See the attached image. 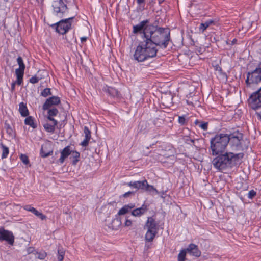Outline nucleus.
Instances as JSON below:
<instances>
[{
	"instance_id": "nucleus-6",
	"label": "nucleus",
	"mask_w": 261,
	"mask_h": 261,
	"mask_svg": "<svg viewBox=\"0 0 261 261\" xmlns=\"http://www.w3.org/2000/svg\"><path fill=\"white\" fill-rule=\"evenodd\" d=\"M261 82V63L255 69L247 73L245 83L247 86L251 84H258Z\"/></svg>"
},
{
	"instance_id": "nucleus-42",
	"label": "nucleus",
	"mask_w": 261,
	"mask_h": 261,
	"mask_svg": "<svg viewBox=\"0 0 261 261\" xmlns=\"http://www.w3.org/2000/svg\"><path fill=\"white\" fill-rule=\"evenodd\" d=\"M58 254L59 261L63 260L64 256V252L61 250L58 249Z\"/></svg>"
},
{
	"instance_id": "nucleus-37",
	"label": "nucleus",
	"mask_w": 261,
	"mask_h": 261,
	"mask_svg": "<svg viewBox=\"0 0 261 261\" xmlns=\"http://www.w3.org/2000/svg\"><path fill=\"white\" fill-rule=\"evenodd\" d=\"M178 122L180 125H184L187 124L188 120L186 119L185 116H180L178 117Z\"/></svg>"
},
{
	"instance_id": "nucleus-21",
	"label": "nucleus",
	"mask_w": 261,
	"mask_h": 261,
	"mask_svg": "<svg viewBox=\"0 0 261 261\" xmlns=\"http://www.w3.org/2000/svg\"><path fill=\"white\" fill-rule=\"evenodd\" d=\"M215 24V21L213 19H209L204 22L201 23L199 26L200 31L203 33L206 29L211 25Z\"/></svg>"
},
{
	"instance_id": "nucleus-50",
	"label": "nucleus",
	"mask_w": 261,
	"mask_h": 261,
	"mask_svg": "<svg viewBox=\"0 0 261 261\" xmlns=\"http://www.w3.org/2000/svg\"><path fill=\"white\" fill-rule=\"evenodd\" d=\"M132 222L130 220L128 219H126L125 222V226H129L132 225Z\"/></svg>"
},
{
	"instance_id": "nucleus-59",
	"label": "nucleus",
	"mask_w": 261,
	"mask_h": 261,
	"mask_svg": "<svg viewBox=\"0 0 261 261\" xmlns=\"http://www.w3.org/2000/svg\"><path fill=\"white\" fill-rule=\"evenodd\" d=\"M165 0H159L160 3L163 2Z\"/></svg>"
},
{
	"instance_id": "nucleus-12",
	"label": "nucleus",
	"mask_w": 261,
	"mask_h": 261,
	"mask_svg": "<svg viewBox=\"0 0 261 261\" xmlns=\"http://www.w3.org/2000/svg\"><path fill=\"white\" fill-rule=\"evenodd\" d=\"M147 23H148V20H146L141 21L140 23L136 25H134L133 27V33L135 34L138 33H142L144 36L145 30L150 25H147Z\"/></svg>"
},
{
	"instance_id": "nucleus-55",
	"label": "nucleus",
	"mask_w": 261,
	"mask_h": 261,
	"mask_svg": "<svg viewBox=\"0 0 261 261\" xmlns=\"http://www.w3.org/2000/svg\"><path fill=\"white\" fill-rule=\"evenodd\" d=\"M116 96H117V97H121L122 95L118 91H115V97Z\"/></svg>"
},
{
	"instance_id": "nucleus-32",
	"label": "nucleus",
	"mask_w": 261,
	"mask_h": 261,
	"mask_svg": "<svg viewBox=\"0 0 261 261\" xmlns=\"http://www.w3.org/2000/svg\"><path fill=\"white\" fill-rule=\"evenodd\" d=\"M4 127L6 130L7 133L11 136H13L14 135V132L12 128L10 126V125L7 123H5L4 125Z\"/></svg>"
},
{
	"instance_id": "nucleus-4",
	"label": "nucleus",
	"mask_w": 261,
	"mask_h": 261,
	"mask_svg": "<svg viewBox=\"0 0 261 261\" xmlns=\"http://www.w3.org/2000/svg\"><path fill=\"white\" fill-rule=\"evenodd\" d=\"M229 143L227 134H217L214 137L212 138L210 141V148L213 155H216L219 153H224L226 146Z\"/></svg>"
},
{
	"instance_id": "nucleus-36",
	"label": "nucleus",
	"mask_w": 261,
	"mask_h": 261,
	"mask_svg": "<svg viewBox=\"0 0 261 261\" xmlns=\"http://www.w3.org/2000/svg\"><path fill=\"white\" fill-rule=\"evenodd\" d=\"M36 257L40 259H44L47 255L45 251H41L40 252H36Z\"/></svg>"
},
{
	"instance_id": "nucleus-51",
	"label": "nucleus",
	"mask_w": 261,
	"mask_h": 261,
	"mask_svg": "<svg viewBox=\"0 0 261 261\" xmlns=\"http://www.w3.org/2000/svg\"><path fill=\"white\" fill-rule=\"evenodd\" d=\"M16 83L15 82H13L12 84H11V91L12 92H13V91H14L15 90V85H16Z\"/></svg>"
},
{
	"instance_id": "nucleus-31",
	"label": "nucleus",
	"mask_w": 261,
	"mask_h": 261,
	"mask_svg": "<svg viewBox=\"0 0 261 261\" xmlns=\"http://www.w3.org/2000/svg\"><path fill=\"white\" fill-rule=\"evenodd\" d=\"M187 253V251L186 249L181 250L178 255V261H185Z\"/></svg>"
},
{
	"instance_id": "nucleus-2",
	"label": "nucleus",
	"mask_w": 261,
	"mask_h": 261,
	"mask_svg": "<svg viewBox=\"0 0 261 261\" xmlns=\"http://www.w3.org/2000/svg\"><path fill=\"white\" fill-rule=\"evenodd\" d=\"M213 159L212 164L214 167L219 171L231 169L238 164L243 157V153L234 154L232 152H224L217 154Z\"/></svg>"
},
{
	"instance_id": "nucleus-14",
	"label": "nucleus",
	"mask_w": 261,
	"mask_h": 261,
	"mask_svg": "<svg viewBox=\"0 0 261 261\" xmlns=\"http://www.w3.org/2000/svg\"><path fill=\"white\" fill-rule=\"evenodd\" d=\"M127 185L137 190H144L145 186L147 185V180L130 181L127 184Z\"/></svg>"
},
{
	"instance_id": "nucleus-15",
	"label": "nucleus",
	"mask_w": 261,
	"mask_h": 261,
	"mask_svg": "<svg viewBox=\"0 0 261 261\" xmlns=\"http://www.w3.org/2000/svg\"><path fill=\"white\" fill-rule=\"evenodd\" d=\"M72 153V150H70V146H67L61 151V156L58 162L60 164H63L65 159Z\"/></svg>"
},
{
	"instance_id": "nucleus-53",
	"label": "nucleus",
	"mask_w": 261,
	"mask_h": 261,
	"mask_svg": "<svg viewBox=\"0 0 261 261\" xmlns=\"http://www.w3.org/2000/svg\"><path fill=\"white\" fill-rule=\"evenodd\" d=\"M186 142L188 144H190V143H194V140L193 139H192L191 138H188L186 139Z\"/></svg>"
},
{
	"instance_id": "nucleus-48",
	"label": "nucleus",
	"mask_w": 261,
	"mask_h": 261,
	"mask_svg": "<svg viewBox=\"0 0 261 261\" xmlns=\"http://www.w3.org/2000/svg\"><path fill=\"white\" fill-rule=\"evenodd\" d=\"M137 4L140 6H144L145 5V0H137Z\"/></svg>"
},
{
	"instance_id": "nucleus-18",
	"label": "nucleus",
	"mask_w": 261,
	"mask_h": 261,
	"mask_svg": "<svg viewBox=\"0 0 261 261\" xmlns=\"http://www.w3.org/2000/svg\"><path fill=\"white\" fill-rule=\"evenodd\" d=\"M84 132L85 134V139L81 143L80 145L83 147H86L88 146L89 141L91 138V132L87 126H85Z\"/></svg>"
},
{
	"instance_id": "nucleus-16",
	"label": "nucleus",
	"mask_w": 261,
	"mask_h": 261,
	"mask_svg": "<svg viewBox=\"0 0 261 261\" xmlns=\"http://www.w3.org/2000/svg\"><path fill=\"white\" fill-rule=\"evenodd\" d=\"M23 208L26 211L31 212L42 220H44L46 219V216L45 215L43 214L42 213L39 212L35 208L31 206L30 205H25L23 207Z\"/></svg>"
},
{
	"instance_id": "nucleus-56",
	"label": "nucleus",
	"mask_w": 261,
	"mask_h": 261,
	"mask_svg": "<svg viewBox=\"0 0 261 261\" xmlns=\"http://www.w3.org/2000/svg\"><path fill=\"white\" fill-rule=\"evenodd\" d=\"M257 115L259 118V119L261 120V112L259 113H257Z\"/></svg>"
},
{
	"instance_id": "nucleus-3",
	"label": "nucleus",
	"mask_w": 261,
	"mask_h": 261,
	"mask_svg": "<svg viewBox=\"0 0 261 261\" xmlns=\"http://www.w3.org/2000/svg\"><path fill=\"white\" fill-rule=\"evenodd\" d=\"M156 46L151 41L145 39L137 47L134 54V59L138 62H143L155 57L158 51Z\"/></svg>"
},
{
	"instance_id": "nucleus-49",
	"label": "nucleus",
	"mask_w": 261,
	"mask_h": 261,
	"mask_svg": "<svg viewBox=\"0 0 261 261\" xmlns=\"http://www.w3.org/2000/svg\"><path fill=\"white\" fill-rule=\"evenodd\" d=\"M27 252L28 254L33 253L35 251V249L33 247H29L27 248Z\"/></svg>"
},
{
	"instance_id": "nucleus-28",
	"label": "nucleus",
	"mask_w": 261,
	"mask_h": 261,
	"mask_svg": "<svg viewBox=\"0 0 261 261\" xmlns=\"http://www.w3.org/2000/svg\"><path fill=\"white\" fill-rule=\"evenodd\" d=\"M194 124L196 125H198L199 127L204 130H206L208 128V122L196 119L194 122Z\"/></svg>"
},
{
	"instance_id": "nucleus-1",
	"label": "nucleus",
	"mask_w": 261,
	"mask_h": 261,
	"mask_svg": "<svg viewBox=\"0 0 261 261\" xmlns=\"http://www.w3.org/2000/svg\"><path fill=\"white\" fill-rule=\"evenodd\" d=\"M144 38L165 49L170 41V30L168 28L150 25L145 30Z\"/></svg>"
},
{
	"instance_id": "nucleus-5",
	"label": "nucleus",
	"mask_w": 261,
	"mask_h": 261,
	"mask_svg": "<svg viewBox=\"0 0 261 261\" xmlns=\"http://www.w3.org/2000/svg\"><path fill=\"white\" fill-rule=\"evenodd\" d=\"M76 15V14L74 15L67 14L66 16H64V17H65V18L61 19L55 24H51L50 26L53 29H55L56 31L58 33L64 35L66 34L69 30L71 29L72 24L74 22L77 21L75 18Z\"/></svg>"
},
{
	"instance_id": "nucleus-24",
	"label": "nucleus",
	"mask_w": 261,
	"mask_h": 261,
	"mask_svg": "<svg viewBox=\"0 0 261 261\" xmlns=\"http://www.w3.org/2000/svg\"><path fill=\"white\" fill-rule=\"evenodd\" d=\"M57 124H54V123L46 122L44 123L43 127L45 130L48 132L53 133L55 130V126Z\"/></svg>"
},
{
	"instance_id": "nucleus-22",
	"label": "nucleus",
	"mask_w": 261,
	"mask_h": 261,
	"mask_svg": "<svg viewBox=\"0 0 261 261\" xmlns=\"http://www.w3.org/2000/svg\"><path fill=\"white\" fill-rule=\"evenodd\" d=\"M40 153L41 157L46 158L53 154V150H47V145H42Z\"/></svg>"
},
{
	"instance_id": "nucleus-52",
	"label": "nucleus",
	"mask_w": 261,
	"mask_h": 261,
	"mask_svg": "<svg viewBox=\"0 0 261 261\" xmlns=\"http://www.w3.org/2000/svg\"><path fill=\"white\" fill-rule=\"evenodd\" d=\"M65 39H66L67 41L69 43H71L72 41H74L75 42H76V39L74 37H72V39L69 40L65 37Z\"/></svg>"
},
{
	"instance_id": "nucleus-45",
	"label": "nucleus",
	"mask_w": 261,
	"mask_h": 261,
	"mask_svg": "<svg viewBox=\"0 0 261 261\" xmlns=\"http://www.w3.org/2000/svg\"><path fill=\"white\" fill-rule=\"evenodd\" d=\"M54 116H50L49 115H47V119L50 121L52 123H54V124H58V121L55 120L54 118Z\"/></svg>"
},
{
	"instance_id": "nucleus-9",
	"label": "nucleus",
	"mask_w": 261,
	"mask_h": 261,
	"mask_svg": "<svg viewBox=\"0 0 261 261\" xmlns=\"http://www.w3.org/2000/svg\"><path fill=\"white\" fill-rule=\"evenodd\" d=\"M243 135L239 130H236L229 135L227 134L230 144L236 148V149H240L241 148V141L243 139Z\"/></svg>"
},
{
	"instance_id": "nucleus-17",
	"label": "nucleus",
	"mask_w": 261,
	"mask_h": 261,
	"mask_svg": "<svg viewBox=\"0 0 261 261\" xmlns=\"http://www.w3.org/2000/svg\"><path fill=\"white\" fill-rule=\"evenodd\" d=\"M158 223H156L155 219L152 217H150L148 218L147 221L146 223L145 226L148 229H150V230H156L158 231Z\"/></svg>"
},
{
	"instance_id": "nucleus-13",
	"label": "nucleus",
	"mask_w": 261,
	"mask_h": 261,
	"mask_svg": "<svg viewBox=\"0 0 261 261\" xmlns=\"http://www.w3.org/2000/svg\"><path fill=\"white\" fill-rule=\"evenodd\" d=\"M187 253L195 257H199L201 255V251L198 246L194 244H190L186 249Z\"/></svg>"
},
{
	"instance_id": "nucleus-29",
	"label": "nucleus",
	"mask_w": 261,
	"mask_h": 261,
	"mask_svg": "<svg viewBox=\"0 0 261 261\" xmlns=\"http://www.w3.org/2000/svg\"><path fill=\"white\" fill-rule=\"evenodd\" d=\"M0 146L2 148V159H4L6 158L9 152V148L5 145H4L2 143L0 144Z\"/></svg>"
},
{
	"instance_id": "nucleus-8",
	"label": "nucleus",
	"mask_w": 261,
	"mask_h": 261,
	"mask_svg": "<svg viewBox=\"0 0 261 261\" xmlns=\"http://www.w3.org/2000/svg\"><path fill=\"white\" fill-rule=\"evenodd\" d=\"M248 103L253 110L261 108V87L251 94L248 99Z\"/></svg>"
},
{
	"instance_id": "nucleus-20",
	"label": "nucleus",
	"mask_w": 261,
	"mask_h": 261,
	"mask_svg": "<svg viewBox=\"0 0 261 261\" xmlns=\"http://www.w3.org/2000/svg\"><path fill=\"white\" fill-rule=\"evenodd\" d=\"M19 112L22 117H27L29 114L26 104L23 102H20L19 105Z\"/></svg>"
},
{
	"instance_id": "nucleus-47",
	"label": "nucleus",
	"mask_w": 261,
	"mask_h": 261,
	"mask_svg": "<svg viewBox=\"0 0 261 261\" xmlns=\"http://www.w3.org/2000/svg\"><path fill=\"white\" fill-rule=\"evenodd\" d=\"M134 192L128 191V192H126L125 193H124L123 194V197L126 198V197H129L131 195H134Z\"/></svg>"
},
{
	"instance_id": "nucleus-23",
	"label": "nucleus",
	"mask_w": 261,
	"mask_h": 261,
	"mask_svg": "<svg viewBox=\"0 0 261 261\" xmlns=\"http://www.w3.org/2000/svg\"><path fill=\"white\" fill-rule=\"evenodd\" d=\"M134 207L135 205L133 204L125 205L119 210L118 214L119 215H124L129 212Z\"/></svg>"
},
{
	"instance_id": "nucleus-25",
	"label": "nucleus",
	"mask_w": 261,
	"mask_h": 261,
	"mask_svg": "<svg viewBox=\"0 0 261 261\" xmlns=\"http://www.w3.org/2000/svg\"><path fill=\"white\" fill-rule=\"evenodd\" d=\"M157 231L156 230H150L148 229L145 235V240L148 242H151L154 239Z\"/></svg>"
},
{
	"instance_id": "nucleus-30",
	"label": "nucleus",
	"mask_w": 261,
	"mask_h": 261,
	"mask_svg": "<svg viewBox=\"0 0 261 261\" xmlns=\"http://www.w3.org/2000/svg\"><path fill=\"white\" fill-rule=\"evenodd\" d=\"M113 220H110V219H106V224L105 228L106 230H113L114 226L113 224Z\"/></svg>"
},
{
	"instance_id": "nucleus-54",
	"label": "nucleus",
	"mask_w": 261,
	"mask_h": 261,
	"mask_svg": "<svg viewBox=\"0 0 261 261\" xmlns=\"http://www.w3.org/2000/svg\"><path fill=\"white\" fill-rule=\"evenodd\" d=\"M87 39V37H82L81 38V41L82 43H83V42L86 41Z\"/></svg>"
},
{
	"instance_id": "nucleus-35",
	"label": "nucleus",
	"mask_w": 261,
	"mask_h": 261,
	"mask_svg": "<svg viewBox=\"0 0 261 261\" xmlns=\"http://www.w3.org/2000/svg\"><path fill=\"white\" fill-rule=\"evenodd\" d=\"M164 120L162 118H156L153 120V123L157 127H160L164 123Z\"/></svg>"
},
{
	"instance_id": "nucleus-40",
	"label": "nucleus",
	"mask_w": 261,
	"mask_h": 261,
	"mask_svg": "<svg viewBox=\"0 0 261 261\" xmlns=\"http://www.w3.org/2000/svg\"><path fill=\"white\" fill-rule=\"evenodd\" d=\"M24 68H18L16 69L15 73L17 76H23Z\"/></svg>"
},
{
	"instance_id": "nucleus-46",
	"label": "nucleus",
	"mask_w": 261,
	"mask_h": 261,
	"mask_svg": "<svg viewBox=\"0 0 261 261\" xmlns=\"http://www.w3.org/2000/svg\"><path fill=\"white\" fill-rule=\"evenodd\" d=\"M14 82L18 85H21L23 82V76H17V80Z\"/></svg>"
},
{
	"instance_id": "nucleus-34",
	"label": "nucleus",
	"mask_w": 261,
	"mask_h": 261,
	"mask_svg": "<svg viewBox=\"0 0 261 261\" xmlns=\"http://www.w3.org/2000/svg\"><path fill=\"white\" fill-rule=\"evenodd\" d=\"M52 94L50 89L48 88H45L41 92V95L44 97H46L49 95H51Z\"/></svg>"
},
{
	"instance_id": "nucleus-41",
	"label": "nucleus",
	"mask_w": 261,
	"mask_h": 261,
	"mask_svg": "<svg viewBox=\"0 0 261 261\" xmlns=\"http://www.w3.org/2000/svg\"><path fill=\"white\" fill-rule=\"evenodd\" d=\"M40 79L41 78L35 75L30 78L29 81L32 84H36L38 83Z\"/></svg>"
},
{
	"instance_id": "nucleus-43",
	"label": "nucleus",
	"mask_w": 261,
	"mask_h": 261,
	"mask_svg": "<svg viewBox=\"0 0 261 261\" xmlns=\"http://www.w3.org/2000/svg\"><path fill=\"white\" fill-rule=\"evenodd\" d=\"M146 191H155L157 192L156 190L153 187V186L148 185L147 182V185L145 186V188L144 190Z\"/></svg>"
},
{
	"instance_id": "nucleus-39",
	"label": "nucleus",
	"mask_w": 261,
	"mask_h": 261,
	"mask_svg": "<svg viewBox=\"0 0 261 261\" xmlns=\"http://www.w3.org/2000/svg\"><path fill=\"white\" fill-rule=\"evenodd\" d=\"M20 158L24 164L28 165L29 163V160L27 155L22 154L20 155Z\"/></svg>"
},
{
	"instance_id": "nucleus-38",
	"label": "nucleus",
	"mask_w": 261,
	"mask_h": 261,
	"mask_svg": "<svg viewBox=\"0 0 261 261\" xmlns=\"http://www.w3.org/2000/svg\"><path fill=\"white\" fill-rule=\"evenodd\" d=\"M17 63L19 65V68H24L25 69V65L23 63V60H22V58L20 57V56H19L17 59Z\"/></svg>"
},
{
	"instance_id": "nucleus-26",
	"label": "nucleus",
	"mask_w": 261,
	"mask_h": 261,
	"mask_svg": "<svg viewBox=\"0 0 261 261\" xmlns=\"http://www.w3.org/2000/svg\"><path fill=\"white\" fill-rule=\"evenodd\" d=\"M25 125H29L33 128L37 127V124L34 123V119L32 116H28L24 120Z\"/></svg>"
},
{
	"instance_id": "nucleus-57",
	"label": "nucleus",
	"mask_w": 261,
	"mask_h": 261,
	"mask_svg": "<svg viewBox=\"0 0 261 261\" xmlns=\"http://www.w3.org/2000/svg\"><path fill=\"white\" fill-rule=\"evenodd\" d=\"M107 92H108V93L110 95H112L111 92V90H110V89H109V88H108Z\"/></svg>"
},
{
	"instance_id": "nucleus-33",
	"label": "nucleus",
	"mask_w": 261,
	"mask_h": 261,
	"mask_svg": "<svg viewBox=\"0 0 261 261\" xmlns=\"http://www.w3.org/2000/svg\"><path fill=\"white\" fill-rule=\"evenodd\" d=\"M47 110V115H49L50 116H55L59 113L58 110L55 108H49Z\"/></svg>"
},
{
	"instance_id": "nucleus-44",
	"label": "nucleus",
	"mask_w": 261,
	"mask_h": 261,
	"mask_svg": "<svg viewBox=\"0 0 261 261\" xmlns=\"http://www.w3.org/2000/svg\"><path fill=\"white\" fill-rule=\"evenodd\" d=\"M256 195V192L254 190H251L248 193V197L249 199H252L253 198H254L255 196Z\"/></svg>"
},
{
	"instance_id": "nucleus-58",
	"label": "nucleus",
	"mask_w": 261,
	"mask_h": 261,
	"mask_svg": "<svg viewBox=\"0 0 261 261\" xmlns=\"http://www.w3.org/2000/svg\"><path fill=\"white\" fill-rule=\"evenodd\" d=\"M44 0H37L38 3H42Z\"/></svg>"
},
{
	"instance_id": "nucleus-11",
	"label": "nucleus",
	"mask_w": 261,
	"mask_h": 261,
	"mask_svg": "<svg viewBox=\"0 0 261 261\" xmlns=\"http://www.w3.org/2000/svg\"><path fill=\"white\" fill-rule=\"evenodd\" d=\"M61 102L60 98L58 96H53L47 98L42 106L43 110L45 111L50 108L52 106H57Z\"/></svg>"
},
{
	"instance_id": "nucleus-60",
	"label": "nucleus",
	"mask_w": 261,
	"mask_h": 261,
	"mask_svg": "<svg viewBox=\"0 0 261 261\" xmlns=\"http://www.w3.org/2000/svg\"><path fill=\"white\" fill-rule=\"evenodd\" d=\"M116 220H117V221H119L120 224H121V222H120V220H119L118 218H117V219H116Z\"/></svg>"
},
{
	"instance_id": "nucleus-10",
	"label": "nucleus",
	"mask_w": 261,
	"mask_h": 261,
	"mask_svg": "<svg viewBox=\"0 0 261 261\" xmlns=\"http://www.w3.org/2000/svg\"><path fill=\"white\" fill-rule=\"evenodd\" d=\"M0 241H6L9 244L13 245L14 242V236L12 232L0 227Z\"/></svg>"
},
{
	"instance_id": "nucleus-7",
	"label": "nucleus",
	"mask_w": 261,
	"mask_h": 261,
	"mask_svg": "<svg viewBox=\"0 0 261 261\" xmlns=\"http://www.w3.org/2000/svg\"><path fill=\"white\" fill-rule=\"evenodd\" d=\"M52 7L54 13L58 17L62 18L66 15L69 14L67 5L63 0H54Z\"/></svg>"
},
{
	"instance_id": "nucleus-27",
	"label": "nucleus",
	"mask_w": 261,
	"mask_h": 261,
	"mask_svg": "<svg viewBox=\"0 0 261 261\" xmlns=\"http://www.w3.org/2000/svg\"><path fill=\"white\" fill-rule=\"evenodd\" d=\"M70 159H73L72 164L75 165L79 161L80 153L77 151L72 150V153L70 154Z\"/></svg>"
},
{
	"instance_id": "nucleus-19",
	"label": "nucleus",
	"mask_w": 261,
	"mask_h": 261,
	"mask_svg": "<svg viewBox=\"0 0 261 261\" xmlns=\"http://www.w3.org/2000/svg\"><path fill=\"white\" fill-rule=\"evenodd\" d=\"M147 210V207L143 204L141 207L136 208L132 212V215L134 216H140L144 214Z\"/></svg>"
}]
</instances>
